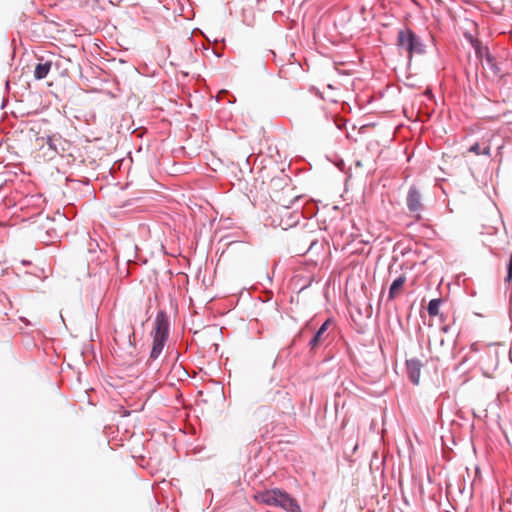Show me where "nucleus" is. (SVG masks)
<instances>
[{"label":"nucleus","instance_id":"obj_1","mask_svg":"<svg viewBox=\"0 0 512 512\" xmlns=\"http://www.w3.org/2000/svg\"><path fill=\"white\" fill-rule=\"evenodd\" d=\"M258 503L280 507L287 512H302L297 501L280 489L265 490L254 496Z\"/></svg>","mask_w":512,"mask_h":512},{"label":"nucleus","instance_id":"obj_2","mask_svg":"<svg viewBox=\"0 0 512 512\" xmlns=\"http://www.w3.org/2000/svg\"><path fill=\"white\" fill-rule=\"evenodd\" d=\"M35 146L42 152L45 159H53L56 155L63 154L68 151L71 144L58 134L40 135V131L36 133Z\"/></svg>","mask_w":512,"mask_h":512},{"label":"nucleus","instance_id":"obj_3","mask_svg":"<svg viewBox=\"0 0 512 512\" xmlns=\"http://www.w3.org/2000/svg\"><path fill=\"white\" fill-rule=\"evenodd\" d=\"M397 44L399 49L408 54L409 58H411L413 54H420L423 52L422 44L419 42L416 35L409 29L399 31Z\"/></svg>","mask_w":512,"mask_h":512},{"label":"nucleus","instance_id":"obj_4","mask_svg":"<svg viewBox=\"0 0 512 512\" xmlns=\"http://www.w3.org/2000/svg\"><path fill=\"white\" fill-rule=\"evenodd\" d=\"M114 341L117 347L125 355L133 358L135 355V333L132 327H127L126 331H115Z\"/></svg>","mask_w":512,"mask_h":512},{"label":"nucleus","instance_id":"obj_5","mask_svg":"<svg viewBox=\"0 0 512 512\" xmlns=\"http://www.w3.org/2000/svg\"><path fill=\"white\" fill-rule=\"evenodd\" d=\"M169 327L170 323L168 316L164 311H159L155 318V330L153 337L167 340L169 335Z\"/></svg>","mask_w":512,"mask_h":512},{"label":"nucleus","instance_id":"obj_6","mask_svg":"<svg viewBox=\"0 0 512 512\" xmlns=\"http://www.w3.org/2000/svg\"><path fill=\"white\" fill-rule=\"evenodd\" d=\"M406 204L411 213H419L422 211L423 205L421 202V194L416 187H410L406 198Z\"/></svg>","mask_w":512,"mask_h":512},{"label":"nucleus","instance_id":"obj_7","mask_svg":"<svg viewBox=\"0 0 512 512\" xmlns=\"http://www.w3.org/2000/svg\"><path fill=\"white\" fill-rule=\"evenodd\" d=\"M332 325V320L327 319L309 341V347L311 350H315L319 345H321L328 337L327 330Z\"/></svg>","mask_w":512,"mask_h":512},{"label":"nucleus","instance_id":"obj_8","mask_svg":"<svg viewBox=\"0 0 512 512\" xmlns=\"http://www.w3.org/2000/svg\"><path fill=\"white\" fill-rule=\"evenodd\" d=\"M421 368L422 363L419 359L412 358L406 360V370L408 378L415 385H418L419 383Z\"/></svg>","mask_w":512,"mask_h":512},{"label":"nucleus","instance_id":"obj_9","mask_svg":"<svg viewBox=\"0 0 512 512\" xmlns=\"http://www.w3.org/2000/svg\"><path fill=\"white\" fill-rule=\"evenodd\" d=\"M406 276L405 275H400L399 277H397L391 284L390 288H389V292H388V299L389 300H393L395 299L397 296H399V294L401 293L402 291V288L404 286V284L406 283Z\"/></svg>","mask_w":512,"mask_h":512},{"label":"nucleus","instance_id":"obj_10","mask_svg":"<svg viewBox=\"0 0 512 512\" xmlns=\"http://www.w3.org/2000/svg\"><path fill=\"white\" fill-rule=\"evenodd\" d=\"M166 341L167 340L153 337V346H152V350L150 353L151 360H156L161 355Z\"/></svg>","mask_w":512,"mask_h":512},{"label":"nucleus","instance_id":"obj_11","mask_svg":"<svg viewBox=\"0 0 512 512\" xmlns=\"http://www.w3.org/2000/svg\"><path fill=\"white\" fill-rule=\"evenodd\" d=\"M51 69V62L39 63L36 65L34 70V77L41 80L47 76Z\"/></svg>","mask_w":512,"mask_h":512},{"label":"nucleus","instance_id":"obj_12","mask_svg":"<svg viewBox=\"0 0 512 512\" xmlns=\"http://www.w3.org/2000/svg\"><path fill=\"white\" fill-rule=\"evenodd\" d=\"M469 151L476 155H490V146L487 144L482 145L475 143L469 148Z\"/></svg>","mask_w":512,"mask_h":512},{"label":"nucleus","instance_id":"obj_13","mask_svg":"<svg viewBox=\"0 0 512 512\" xmlns=\"http://www.w3.org/2000/svg\"><path fill=\"white\" fill-rule=\"evenodd\" d=\"M441 299H432L428 303L427 312L431 317L439 315Z\"/></svg>","mask_w":512,"mask_h":512},{"label":"nucleus","instance_id":"obj_14","mask_svg":"<svg viewBox=\"0 0 512 512\" xmlns=\"http://www.w3.org/2000/svg\"><path fill=\"white\" fill-rule=\"evenodd\" d=\"M485 61L487 63V65L494 70L495 73H498L499 72V69L496 67V65L494 64V59L493 57L487 52L486 54V58H485Z\"/></svg>","mask_w":512,"mask_h":512},{"label":"nucleus","instance_id":"obj_15","mask_svg":"<svg viewBox=\"0 0 512 512\" xmlns=\"http://www.w3.org/2000/svg\"><path fill=\"white\" fill-rule=\"evenodd\" d=\"M511 279H512V254L510 255V258H509L508 273H507V276L505 278V282H510Z\"/></svg>","mask_w":512,"mask_h":512},{"label":"nucleus","instance_id":"obj_16","mask_svg":"<svg viewBox=\"0 0 512 512\" xmlns=\"http://www.w3.org/2000/svg\"><path fill=\"white\" fill-rule=\"evenodd\" d=\"M345 124V121L340 118L335 121L336 128L338 129L345 128Z\"/></svg>","mask_w":512,"mask_h":512},{"label":"nucleus","instance_id":"obj_17","mask_svg":"<svg viewBox=\"0 0 512 512\" xmlns=\"http://www.w3.org/2000/svg\"><path fill=\"white\" fill-rule=\"evenodd\" d=\"M95 247H98L97 243H90L89 244V251L92 252L95 250Z\"/></svg>","mask_w":512,"mask_h":512},{"label":"nucleus","instance_id":"obj_18","mask_svg":"<svg viewBox=\"0 0 512 512\" xmlns=\"http://www.w3.org/2000/svg\"><path fill=\"white\" fill-rule=\"evenodd\" d=\"M369 125L365 124V125H362L360 128L361 129H364V128H368Z\"/></svg>","mask_w":512,"mask_h":512}]
</instances>
